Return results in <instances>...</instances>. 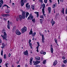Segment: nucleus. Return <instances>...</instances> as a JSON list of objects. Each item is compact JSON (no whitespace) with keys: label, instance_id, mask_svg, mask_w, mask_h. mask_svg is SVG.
<instances>
[{"label":"nucleus","instance_id":"obj_29","mask_svg":"<svg viewBox=\"0 0 67 67\" xmlns=\"http://www.w3.org/2000/svg\"><path fill=\"white\" fill-rule=\"evenodd\" d=\"M1 55L2 56H3V50H2L1 52Z\"/></svg>","mask_w":67,"mask_h":67},{"label":"nucleus","instance_id":"obj_47","mask_svg":"<svg viewBox=\"0 0 67 67\" xmlns=\"http://www.w3.org/2000/svg\"><path fill=\"white\" fill-rule=\"evenodd\" d=\"M62 59H65V57H62Z\"/></svg>","mask_w":67,"mask_h":67},{"label":"nucleus","instance_id":"obj_46","mask_svg":"<svg viewBox=\"0 0 67 67\" xmlns=\"http://www.w3.org/2000/svg\"><path fill=\"white\" fill-rule=\"evenodd\" d=\"M29 45L30 46H31L32 45V44L31 43H29Z\"/></svg>","mask_w":67,"mask_h":67},{"label":"nucleus","instance_id":"obj_23","mask_svg":"<svg viewBox=\"0 0 67 67\" xmlns=\"http://www.w3.org/2000/svg\"><path fill=\"white\" fill-rule=\"evenodd\" d=\"M46 60H44L43 61V64H46Z\"/></svg>","mask_w":67,"mask_h":67},{"label":"nucleus","instance_id":"obj_7","mask_svg":"<svg viewBox=\"0 0 67 67\" xmlns=\"http://www.w3.org/2000/svg\"><path fill=\"white\" fill-rule=\"evenodd\" d=\"M29 3H27L26 4V10H29L30 8V5H29Z\"/></svg>","mask_w":67,"mask_h":67},{"label":"nucleus","instance_id":"obj_2","mask_svg":"<svg viewBox=\"0 0 67 67\" xmlns=\"http://www.w3.org/2000/svg\"><path fill=\"white\" fill-rule=\"evenodd\" d=\"M26 13V12L23 11V13H22V16H21V15H19V20L20 21H21L22 18H23V19H25V15Z\"/></svg>","mask_w":67,"mask_h":67},{"label":"nucleus","instance_id":"obj_20","mask_svg":"<svg viewBox=\"0 0 67 67\" xmlns=\"http://www.w3.org/2000/svg\"><path fill=\"white\" fill-rule=\"evenodd\" d=\"M57 63V61L55 60L53 63V65L55 66Z\"/></svg>","mask_w":67,"mask_h":67},{"label":"nucleus","instance_id":"obj_24","mask_svg":"<svg viewBox=\"0 0 67 67\" xmlns=\"http://www.w3.org/2000/svg\"><path fill=\"white\" fill-rule=\"evenodd\" d=\"M42 11L43 13V15H44V16H45V15H46V14H44V10H42Z\"/></svg>","mask_w":67,"mask_h":67},{"label":"nucleus","instance_id":"obj_61","mask_svg":"<svg viewBox=\"0 0 67 67\" xmlns=\"http://www.w3.org/2000/svg\"><path fill=\"white\" fill-rule=\"evenodd\" d=\"M3 47H4V46H5V44H3Z\"/></svg>","mask_w":67,"mask_h":67},{"label":"nucleus","instance_id":"obj_21","mask_svg":"<svg viewBox=\"0 0 67 67\" xmlns=\"http://www.w3.org/2000/svg\"><path fill=\"white\" fill-rule=\"evenodd\" d=\"M29 13L28 12H26V18H27L28 15H29Z\"/></svg>","mask_w":67,"mask_h":67},{"label":"nucleus","instance_id":"obj_52","mask_svg":"<svg viewBox=\"0 0 67 67\" xmlns=\"http://www.w3.org/2000/svg\"><path fill=\"white\" fill-rule=\"evenodd\" d=\"M6 16H10V14H6Z\"/></svg>","mask_w":67,"mask_h":67},{"label":"nucleus","instance_id":"obj_45","mask_svg":"<svg viewBox=\"0 0 67 67\" xmlns=\"http://www.w3.org/2000/svg\"><path fill=\"white\" fill-rule=\"evenodd\" d=\"M55 8V4H54L53 8Z\"/></svg>","mask_w":67,"mask_h":67},{"label":"nucleus","instance_id":"obj_48","mask_svg":"<svg viewBox=\"0 0 67 67\" xmlns=\"http://www.w3.org/2000/svg\"><path fill=\"white\" fill-rule=\"evenodd\" d=\"M60 2H63V0H60Z\"/></svg>","mask_w":67,"mask_h":67},{"label":"nucleus","instance_id":"obj_51","mask_svg":"<svg viewBox=\"0 0 67 67\" xmlns=\"http://www.w3.org/2000/svg\"><path fill=\"white\" fill-rule=\"evenodd\" d=\"M65 14H67V9H66L65 10Z\"/></svg>","mask_w":67,"mask_h":67},{"label":"nucleus","instance_id":"obj_39","mask_svg":"<svg viewBox=\"0 0 67 67\" xmlns=\"http://www.w3.org/2000/svg\"><path fill=\"white\" fill-rule=\"evenodd\" d=\"M40 18L42 19H44V18H43V15L40 16Z\"/></svg>","mask_w":67,"mask_h":67},{"label":"nucleus","instance_id":"obj_5","mask_svg":"<svg viewBox=\"0 0 67 67\" xmlns=\"http://www.w3.org/2000/svg\"><path fill=\"white\" fill-rule=\"evenodd\" d=\"M21 30L22 31V33H24L26 31V27H24L22 29V30L21 29Z\"/></svg>","mask_w":67,"mask_h":67},{"label":"nucleus","instance_id":"obj_30","mask_svg":"<svg viewBox=\"0 0 67 67\" xmlns=\"http://www.w3.org/2000/svg\"><path fill=\"white\" fill-rule=\"evenodd\" d=\"M0 2L2 4H3V0H1Z\"/></svg>","mask_w":67,"mask_h":67},{"label":"nucleus","instance_id":"obj_54","mask_svg":"<svg viewBox=\"0 0 67 67\" xmlns=\"http://www.w3.org/2000/svg\"><path fill=\"white\" fill-rule=\"evenodd\" d=\"M2 43V41L0 39V43Z\"/></svg>","mask_w":67,"mask_h":67},{"label":"nucleus","instance_id":"obj_15","mask_svg":"<svg viewBox=\"0 0 67 67\" xmlns=\"http://www.w3.org/2000/svg\"><path fill=\"white\" fill-rule=\"evenodd\" d=\"M42 10H44L45 8V4H43L42 5Z\"/></svg>","mask_w":67,"mask_h":67},{"label":"nucleus","instance_id":"obj_12","mask_svg":"<svg viewBox=\"0 0 67 67\" xmlns=\"http://www.w3.org/2000/svg\"><path fill=\"white\" fill-rule=\"evenodd\" d=\"M24 55H28V51L27 50H26L25 52H24Z\"/></svg>","mask_w":67,"mask_h":67},{"label":"nucleus","instance_id":"obj_59","mask_svg":"<svg viewBox=\"0 0 67 67\" xmlns=\"http://www.w3.org/2000/svg\"><path fill=\"white\" fill-rule=\"evenodd\" d=\"M58 4H59V0H58Z\"/></svg>","mask_w":67,"mask_h":67},{"label":"nucleus","instance_id":"obj_38","mask_svg":"<svg viewBox=\"0 0 67 67\" xmlns=\"http://www.w3.org/2000/svg\"><path fill=\"white\" fill-rule=\"evenodd\" d=\"M9 64H5V66L6 67H8V65Z\"/></svg>","mask_w":67,"mask_h":67},{"label":"nucleus","instance_id":"obj_53","mask_svg":"<svg viewBox=\"0 0 67 67\" xmlns=\"http://www.w3.org/2000/svg\"><path fill=\"white\" fill-rule=\"evenodd\" d=\"M8 24H10V23L9 22V20L8 21Z\"/></svg>","mask_w":67,"mask_h":67},{"label":"nucleus","instance_id":"obj_31","mask_svg":"<svg viewBox=\"0 0 67 67\" xmlns=\"http://www.w3.org/2000/svg\"><path fill=\"white\" fill-rule=\"evenodd\" d=\"M4 59H6V55L5 54H4Z\"/></svg>","mask_w":67,"mask_h":67},{"label":"nucleus","instance_id":"obj_49","mask_svg":"<svg viewBox=\"0 0 67 67\" xmlns=\"http://www.w3.org/2000/svg\"><path fill=\"white\" fill-rule=\"evenodd\" d=\"M39 1L40 2H43V0H39Z\"/></svg>","mask_w":67,"mask_h":67},{"label":"nucleus","instance_id":"obj_62","mask_svg":"<svg viewBox=\"0 0 67 67\" xmlns=\"http://www.w3.org/2000/svg\"><path fill=\"white\" fill-rule=\"evenodd\" d=\"M17 67H20V65H19L17 66Z\"/></svg>","mask_w":67,"mask_h":67},{"label":"nucleus","instance_id":"obj_63","mask_svg":"<svg viewBox=\"0 0 67 67\" xmlns=\"http://www.w3.org/2000/svg\"><path fill=\"white\" fill-rule=\"evenodd\" d=\"M41 60H43V58L42 57L41 58Z\"/></svg>","mask_w":67,"mask_h":67},{"label":"nucleus","instance_id":"obj_37","mask_svg":"<svg viewBox=\"0 0 67 67\" xmlns=\"http://www.w3.org/2000/svg\"><path fill=\"white\" fill-rule=\"evenodd\" d=\"M61 66H62V67H64L65 66V65L64 64H63Z\"/></svg>","mask_w":67,"mask_h":67},{"label":"nucleus","instance_id":"obj_19","mask_svg":"<svg viewBox=\"0 0 67 67\" xmlns=\"http://www.w3.org/2000/svg\"><path fill=\"white\" fill-rule=\"evenodd\" d=\"M40 58L39 57H35V59L36 60H40Z\"/></svg>","mask_w":67,"mask_h":67},{"label":"nucleus","instance_id":"obj_50","mask_svg":"<svg viewBox=\"0 0 67 67\" xmlns=\"http://www.w3.org/2000/svg\"><path fill=\"white\" fill-rule=\"evenodd\" d=\"M11 56V54L9 53L8 55V57H10Z\"/></svg>","mask_w":67,"mask_h":67},{"label":"nucleus","instance_id":"obj_27","mask_svg":"<svg viewBox=\"0 0 67 67\" xmlns=\"http://www.w3.org/2000/svg\"><path fill=\"white\" fill-rule=\"evenodd\" d=\"M19 17L17 16L16 19V20L17 21H19Z\"/></svg>","mask_w":67,"mask_h":67},{"label":"nucleus","instance_id":"obj_43","mask_svg":"<svg viewBox=\"0 0 67 67\" xmlns=\"http://www.w3.org/2000/svg\"><path fill=\"white\" fill-rule=\"evenodd\" d=\"M2 16H6V14H5L2 15Z\"/></svg>","mask_w":67,"mask_h":67},{"label":"nucleus","instance_id":"obj_9","mask_svg":"<svg viewBox=\"0 0 67 67\" xmlns=\"http://www.w3.org/2000/svg\"><path fill=\"white\" fill-rule=\"evenodd\" d=\"M16 34L18 35H20L21 34V33L18 30H16L15 32Z\"/></svg>","mask_w":67,"mask_h":67},{"label":"nucleus","instance_id":"obj_42","mask_svg":"<svg viewBox=\"0 0 67 67\" xmlns=\"http://www.w3.org/2000/svg\"><path fill=\"white\" fill-rule=\"evenodd\" d=\"M61 12L64 14V10H62L61 11Z\"/></svg>","mask_w":67,"mask_h":67},{"label":"nucleus","instance_id":"obj_57","mask_svg":"<svg viewBox=\"0 0 67 67\" xmlns=\"http://www.w3.org/2000/svg\"><path fill=\"white\" fill-rule=\"evenodd\" d=\"M38 46H37V47H36V48H37V49H38Z\"/></svg>","mask_w":67,"mask_h":67},{"label":"nucleus","instance_id":"obj_22","mask_svg":"<svg viewBox=\"0 0 67 67\" xmlns=\"http://www.w3.org/2000/svg\"><path fill=\"white\" fill-rule=\"evenodd\" d=\"M51 53H53V51H54V50L53 49V47H51Z\"/></svg>","mask_w":67,"mask_h":67},{"label":"nucleus","instance_id":"obj_18","mask_svg":"<svg viewBox=\"0 0 67 67\" xmlns=\"http://www.w3.org/2000/svg\"><path fill=\"white\" fill-rule=\"evenodd\" d=\"M10 10L9 9H7L6 10H5V12L6 13H7L8 14V13H10Z\"/></svg>","mask_w":67,"mask_h":67},{"label":"nucleus","instance_id":"obj_26","mask_svg":"<svg viewBox=\"0 0 67 67\" xmlns=\"http://www.w3.org/2000/svg\"><path fill=\"white\" fill-rule=\"evenodd\" d=\"M7 7V8H9V6H8L6 4H4L3 6V7Z\"/></svg>","mask_w":67,"mask_h":67},{"label":"nucleus","instance_id":"obj_34","mask_svg":"<svg viewBox=\"0 0 67 67\" xmlns=\"http://www.w3.org/2000/svg\"><path fill=\"white\" fill-rule=\"evenodd\" d=\"M54 41H55V42L56 43H57V39H56L55 38V39H54Z\"/></svg>","mask_w":67,"mask_h":67},{"label":"nucleus","instance_id":"obj_55","mask_svg":"<svg viewBox=\"0 0 67 67\" xmlns=\"http://www.w3.org/2000/svg\"><path fill=\"white\" fill-rule=\"evenodd\" d=\"M43 55H45V54H46V52H43Z\"/></svg>","mask_w":67,"mask_h":67},{"label":"nucleus","instance_id":"obj_60","mask_svg":"<svg viewBox=\"0 0 67 67\" xmlns=\"http://www.w3.org/2000/svg\"><path fill=\"white\" fill-rule=\"evenodd\" d=\"M49 1L50 3H51V2H52V0H49Z\"/></svg>","mask_w":67,"mask_h":67},{"label":"nucleus","instance_id":"obj_3","mask_svg":"<svg viewBox=\"0 0 67 67\" xmlns=\"http://www.w3.org/2000/svg\"><path fill=\"white\" fill-rule=\"evenodd\" d=\"M33 17L32 15V14H31L30 15H29V16L28 17L27 20H32V21L34 22V23H35V19L34 18V19H33Z\"/></svg>","mask_w":67,"mask_h":67},{"label":"nucleus","instance_id":"obj_8","mask_svg":"<svg viewBox=\"0 0 67 67\" xmlns=\"http://www.w3.org/2000/svg\"><path fill=\"white\" fill-rule=\"evenodd\" d=\"M39 34H40V35H42V43H44V35L43 34H41V32L39 33Z\"/></svg>","mask_w":67,"mask_h":67},{"label":"nucleus","instance_id":"obj_44","mask_svg":"<svg viewBox=\"0 0 67 67\" xmlns=\"http://www.w3.org/2000/svg\"><path fill=\"white\" fill-rule=\"evenodd\" d=\"M40 21L41 23H42V19H40Z\"/></svg>","mask_w":67,"mask_h":67},{"label":"nucleus","instance_id":"obj_4","mask_svg":"<svg viewBox=\"0 0 67 67\" xmlns=\"http://www.w3.org/2000/svg\"><path fill=\"white\" fill-rule=\"evenodd\" d=\"M29 35L31 34L32 36H34L36 35V32H34L33 33V31L32 30H30V32L29 33Z\"/></svg>","mask_w":67,"mask_h":67},{"label":"nucleus","instance_id":"obj_10","mask_svg":"<svg viewBox=\"0 0 67 67\" xmlns=\"http://www.w3.org/2000/svg\"><path fill=\"white\" fill-rule=\"evenodd\" d=\"M51 23L52 24V26L54 25V24L55 23V21H53V19H52V20L51 21Z\"/></svg>","mask_w":67,"mask_h":67},{"label":"nucleus","instance_id":"obj_64","mask_svg":"<svg viewBox=\"0 0 67 67\" xmlns=\"http://www.w3.org/2000/svg\"><path fill=\"white\" fill-rule=\"evenodd\" d=\"M37 52H38V49H37Z\"/></svg>","mask_w":67,"mask_h":67},{"label":"nucleus","instance_id":"obj_1","mask_svg":"<svg viewBox=\"0 0 67 67\" xmlns=\"http://www.w3.org/2000/svg\"><path fill=\"white\" fill-rule=\"evenodd\" d=\"M5 30L3 29L2 31V33L4 32V35H1V36L3 38V39L4 40H6V41L7 40V34H6V32H5Z\"/></svg>","mask_w":67,"mask_h":67},{"label":"nucleus","instance_id":"obj_36","mask_svg":"<svg viewBox=\"0 0 67 67\" xmlns=\"http://www.w3.org/2000/svg\"><path fill=\"white\" fill-rule=\"evenodd\" d=\"M44 53V51H41L40 52V53L41 54H42Z\"/></svg>","mask_w":67,"mask_h":67},{"label":"nucleus","instance_id":"obj_56","mask_svg":"<svg viewBox=\"0 0 67 67\" xmlns=\"http://www.w3.org/2000/svg\"><path fill=\"white\" fill-rule=\"evenodd\" d=\"M25 66V67H27V64H26Z\"/></svg>","mask_w":67,"mask_h":67},{"label":"nucleus","instance_id":"obj_17","mask_svg":"<svg viewBox=\"0 0 67 67\" xmlns=\"http://www.w3.org/2000/svg\"><path fill=\"white\" fill-rule=\"evenodd\" d=\"M34 13L35 14H36L37 18H38V16H39V14H38V13H39L38 12H35Z\"/></svg>","mask_w":67,"mask_h":67},{"label":"nucleus","instance_id":"obj_32","mask_svg":"<svg viewBox=\"0 0 67 67\" xmlns=\"http://www.w3.org/2000/svg\"><path fill=\"white\" fill-rule=\"evenodd\" d=\"M44 2L45 3H47V0H44Z\"/></svg>","mask_w":67,"mask_h":67},{"label":"nucleus","instance_id":"obj_35","mask_svg":"<svg viewBox=\"0 0 67 67\" xmlns=\"http://www.w3.org/2000/svg\"><path fill=\"white\" fill-rule=\"evenodd\" d=\"M37 44H38L37 46H38V47H39L40 45V44H39V42H37Z\"/></svg>","mask_w":67,"mask_h":67},{"label":"nucleus","instance_id":"obj_41","mask_svg":"<svg viewBox=\"0 0 67 67\" xmlns=\"http://www.w3.org/2000/svg\"><path fill=\"white\" fill-rule=\"evenodd\" d=\"M31 40L30 39L29 40V43H31Z\"/></svg>","mask_w":67,"mask_h":67},{"label":"nucleus","instance_id":"obj_58","mask_svg":"<svg viewBox=\"0 0 67 67\" xmlns=\"http://www.w3.org/2000/svg\"><path fill=\"white\" fill-rule=\"evenodd\" d=\"M1 5H2V4L1 3H0V8H1Z\"/></svg>","mask_w":67,"mask_h":67},{"label":"nucleus","instance_id":"obj_33","mask_svg":"<svg viewBox=\"0 0 67 67\" xmlns=\"http://www.w3.org/2000/svg\"><path fill=\"white\" fill-rule=\"evenodd\" d=\"M63 63L64 64H66V60H65L63 61Z\"/></svg>","mask_w":67,"mask_h":67},{"label":"nucleus","instance_id":"obj_40","mask_svg":"<svg viewBox=\"0 0 67 67\" xmlns=\"http://www.w3.org/2000/svg\"><path fill=\"white\" fill-rule=\"evenodd\" d=\"M2 59H0V64H1L2 63Z\"/></svg>","mask_w":67,"mask_h":67},{"label":"nucleus","instance_id":"obj_25","mask_svg":"<svg viewBox=\"0 0 67 67\" xmlns=\"http://www.w3.org/2000/svg\"><path fill=\"white\" fill-rule=\"evenodd\" d=\"M35 7V5H32L31 6V8H32V10H34V7Z\"/></svg>","mask_w":67,"mask_h":67},{"label":"nucleus","instance_id":"obj_14","mask_svg":"<svg viewBox=\"0 0 67 67\" xmlns=\"http://www.w3.org/2000/svg\"><path fill=\"white\" fill-rule=\"evenodd\" d=\"M16 30V26H14L13 27V29H12L13 32H15V31Z\"/></svg>","mask_w":67,"mask_h":67},{"label":"nucleus","instance_id":"obj_11","mask_svg":"<svg viewBox=\"0 0 67 67\" xmlns=\"http://www.w3.org/2000/svg\"><path fill=\"white\" fill-rule=\"evenodd\" d=\"M20 2L21 3V7H23V6L24 5V2L23 1L21 0Z\"/></svg>","mask_w":67,"mask_h":67},{"label":"nucleus","instance_id":"obj_13","mask_svg":"<svg viewBox=\"0 0 67 67\" xmlns=\"http://www.w3.org/2000/svg\"><path fill=\"white\" fill-rule=\"evenodd\" d=\"M33 58L32 57H31V59H30V64L31 65H32V61H33Z\"/></svg>","mask_w":67,"mask_h":67},{"label":"nucleus","instance_id":"obj_6","mask_svg":"<svg viewBox=\"0 0 67 67\" xmlns=\"http://www.w3.org/2000/svg\"><path fill=\"white\" fill-rule=\"evenodd\" d=\"M40 62L41 61H33L34 65H37L40 63Z\"/></svg>","mask_w":67,"mask_h":67},{"label":"nucleus","instance_id":"obj_16","mask_svg":"<svg viewBox=\"0 0 67 67\" xmlns=\"http://www.w3.org/2000/svg\"><path fill=\"white\" fill-rule=\"evenodd\" d=\"M48 11H49V13H50L51 12V8L50 7H48Z\"/></svg>","mask_w":67,"mask_h":67},{"label":"nucleus","instance_id":"obj_28","mask_svg":"<svg viewBox=\"0 0 67 67\" xmlns=\"http://www.w3.org/2000/svg\"><path fill=\"white\" fill-rule=\"evenodd\" d=\"M8 25L7 26V28L8 29H10V24H8Z\"/></svg>","mask_w":67,"mask_h":67}]
</instances>
